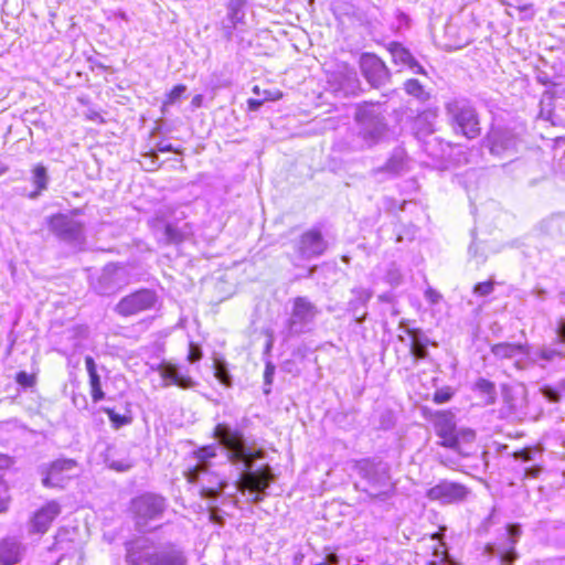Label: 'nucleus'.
Wrapping results in <instances>:
<instances>
[{
  "label": "nucleus",
  "instance_id": "f257e3e1",
  "mask_svg": "<svg viewBox=\"0 0 565 565\" xmlns=\"http://www.w3.org/2000/svg\"><path fill=\"white\" fill-rule=\"evenodd\" d=\"M217 444L201 447L194 452L196 463L186 472L188 481L201 484V494L207 499H215L223 491L225 482L214 472H211L212 459L217 451L225 454L226 460L235 468L236 489L243 494L248 493L250 501L258 503L266 495V489L274 481L271 468L268 465L253 470L254 461L263 455L262 450L249 447L242 431L233 429L227 424H217L214 428Z\"/></svg>",
  "mask_w": 565,
  "mask_h": 565
},
{
  "label": "nucleus",
  "instance_id": "f03ea898",
  "mask_svg": "<svg viewBox=\"0 0 565 565\" xmlns=\"http://www.w3.org/2000/svg\"><path fill=\"white\" fill-rule=\"evenodd\" d=\"M126 561L131 565H188L186 554L180 545L164 543L151 546L145 537L126 543Z\"/></svg>",
  "mask_w": 565,
  "mask_h": 565
},
{
  "label": "nucleus",
  "instance_id": "7ed1b4c3",
  "mask_svg": "<svg viewBox=\"0 0 565 565\" xmlns=\"http://www.w3.org/2000/svg\"><path fill=\"white\" fill-rule=\"evenodd\" d=\"M436 343L414 321L401 320L395 341L397 361L405 370L416 365L419 360L428 356V347Z\"/></svg>",
  "mask_w": 565,
  "mask_h": 565
},
{
  "label": "nucleus",
  "instance_id": "20e7f679",
  "mask_svg": "<svg viewBox=\"0 0 565 565\" xmlns=\"http://www.w3.org/2000/svg\"><path fill=\"white\" fill-rule=\"evenodd\" d=\"M447 121L456 135L475 139L481 134L479 114L466 97H454L445 103Z\"/></svg>",
  "mask_w": 565,
  "mask_h": 565
},
{
  "label": "nucleus",
  "instance_id": "39448f33",
  "mask_svg": "<svg viewBox=\"0 0 565 565\" xmlns=\"http://www.w3.org/2000/svg\"><path fill=\"white\" fill-rule=\"evenodd\" d=\"M166 509L167 500L154 493H143L130 502V512L138 531L154 529L152 523L162 519Z\"/></svg>",
  "mask_w": 565,
  "mask_h": 565
},
{
  "label": "nucleus",
  "instance_id": "423d86ee",
  "mask_svg": "<svg viewBox=\"0 0 565 565\" xmlns=\"http://www.w3.org/2000/svg\"><path fill=\"white\" fill-rule=\"evenodd\" d=\"M319 315L320 310L309 298L302 296L294 298L290 316L286 322L287 338L310 332Z\"/></svg>",
  "mask_w": 565,
  "mask_h": 565
},
{
  "label": "nucleus",
  "instance_id": "0eeeda50",
  "mask_svg": "<svg viewBox=\"0 0 565 565\" xmlns=\"http://www.w3.org/2000/svg\"><path fill=\"white\" fill-rule=\"evenodd\" d=\"M356 121L360 125L359 136L366 147L375 145L384 134L385 122L381 116L380 106L371 105L359 109Z\"/></svg>",
  "mask_w": 565,
  "mask_h": 565
},
{
  "label": "nucleus",
  "instance_id": "6e6552de",
  "mask_svg": "<svg viewBox=\"0 0 565 565\" xmlns=\"http://www.w3.org/2000/svg\"><path fill=\"white\" fill-rule=\"evenodd\" d=\"M42 483L46 488H63L65 482L78 476V465L74 459L60 458L41 468Z\"/></svg>",
  "mask_w": 565,
  "mask_h": 565
},
{
  "label": "nucleus",
  "instance_id": "1a4fd4ad",
  "mask_svg": "<svg viewBox=\"0 0 565 565\" xmlns=\"http://www.w3.org/2000/svg\"><path fill=\"white\" fill-rule=\"evenodd\" d=\"M468 487L460 482L448 479L439 480L435 486L426 490V498L430 501H437L440 504H457L463 502L469 495Z\"/></svg>",
  "mask_w": 565,
  "mask_h": 565
},
{
  "label": "nucleus",
  "instance_id": "9d476101",
  "mask_svg": "<svg viewBox=\"0 0 565 565\" xmlns=\"http://www.w3.org/2000/svg\"><path fill=\"white\" fill-rule=\"evenodd\" d=\"M519 138L512 130L492 128L483 140V146L498 158H505L518 152Z\"/></svg>",
  "mask_w": 565,
  "mask_h": 565
},
{
  "label": "nucleus",
  "instance_id": "9b49d317",
  "mask_svg": "<svg viewBox=\"0 0 565 565\" xmlns=\"http://www.w3.org/2000/svg\"><path fill=\"white\" fill-rule=\"evenodd\" d=\"M157 300L158 298L153 290L140 289L121 298L114 310L121 317L136 316L154 308Z\"/></svg>",
  "mask_w": 565,
  "mask_h": 565
},
{
  "label": "nucleus",
  "instance_id": "f8f14e48",
  "mask_svg": "<svg viewBox=\"0 0 565 565\" xmlns=\"http://www.w3.org/2000/svg\"><path fill=\"white\" fill-rule=\"evenodd\" d=\"M126 270L124 267L108 264L94 282V290L102 296H110L127 285Z\"/></svg>",
  "mask_w": 565,
  "mask_h": 565
},
{
  "label": "nucleus",
  "instance_id": "ddd939ff",
  "mask_svg": "<svg viewBox=\"0 0 565 565\" xmlns=\"http://www.w3.org/2000/svg\"><path fill=\"white\" fill-rule=\"evenodd\" d=\"M50 230L62 241L79 244L84 241L83 225L65 214L51 217Z\"/></svg>",
  "mask_w": 565,
  "mask_h": 565
},
{
  "label": "nucleus",
  "instance_id": "4468645a",
  "mask_svg": "<svg viewBox=\"0 0 565 565\" xmlns=\"http://www.w3.org/2000/svg\"><path fill=\"white\" fill-rule=\"evenodd\" d=\"M391 60L396 67V73L408 72L413 75H426L425 67L414 53L399 42L391 41Z\"/></svg>",
  "mask_w": 565,
  "mask_h": 565
},
{
  "label": "nucleus",
  "instance_id": "2eb2a0df",
  "mask_svg": "<svg viewBox=\"0 0 565 565\" xmlns=\"http://www.w3.org/2000/svg\"><path fill=\"white\" fill-rule=\"evenodd\" d=\"M327 249L324 241L319 230L312 228L305 232L297 244V253L303 259H311L321 256Z\"/></svg>",
  "mask_w": 565,
  "mask_h": 565
},
{
  "label": "nucleus",
  "instance_id": "dca6fc26",
  "mask_svg": "<svg viewBox=\"0 0 565 565\" xmlns=\"http://www.w3.org/2000/svg\"><path fill=\"white\" fill-rule=\"evenodd\" d=\"M60 513L61 507L56 501L47 502L33 514L29 531L35 534L46 533L52 522Z\"/></svg>",
  "mask_w": 565,
  "mask_h": 565
},
{
  "label": "nucleus",
  "instance_id": "f3484780",
  "mask_svg": "<svg viewBox=\"0 0 565 565\" xmlns=\"http://www.w3.org/2000/svg\"><path fill=\"white\" fill-rule=\"evenodd\" d=\"M245 19V0H230L226 7V17L222 21V30L227 41H231L234 31Z\"/></svg>",
  "mask_w": 565,
  "mask_h": 565
},
{
  "label": "nucleus",
  "instance_id": "a211bd4d",
  "mask_svg": "<svg viewBox=\"0 0 565 565\" xmlns=\"http://www.w3.org/2000/svg\"><path fill=\"white\" fill-rule=\"evenodd\" d=\"M435 430L441 438V445L448 448H457L459 438L456 434V425L452 415L447 413H438L434 422Z\"/></svg>",
  "mask_w": 565,
  "mask_h": 565
},
{
  "label": "nucleus",
  "instance_id": "6ab92c4d",
  "mask_svg": "<svg viewBox=\"0 0 565 565\" xmlns=\"http://www.w3.org/2000/svg\"><path fill=\"white\" fill-rule=\"evenodd\" d=\"M361 71L370 83L374 87H379L385 74L384 63L373 54H363L360 60Z\"/></svg>",
  "mask_w": 565,
  "mask_h": 565
},
{
  "label": "nucleus",
  "instance_id": "aec40b11",
  "mask_svg": "<svg viewBox=\"0 0 565 565\" xmlns=\"http://www.w3.org/2000/svg\"><path fill=\"white\" fill-rule=\"evenodd\" d=\"M157 370L163 380L164 387L173 384L181 388H190L194 385V381L183 374L177 365L162 362Z\"/></svg>",
  "mask_w": 565,
  "mask_h": 565
},
{
  "label": "nucleus",
  "instance_id": "412c9836",
  "mask_svg": "<svg viewBox=\"0 0 565 565\" xmlns=\"http://www.w3.org/2000/svg\"><path fill=\"white\" fill-rule=\"evenodd\" d=\"M529 358L535 363L543 361L544 364H541V366L553 362H562L565 360V347L553 341L550 345H543L532 354L530 353Z\"/></svg>",
  "mask_w": 565,
  "mask_h": 565
},
{
  "label": "nucleus",
  "instance_id": "4be33fe9",
  "mask_svg": "<svg viewBox=\"0 0 565 565\" xmlns=\"http://www.w3.org/2000/svg\"><path fill=\"white\" fill-rule=\"evenodd\" d=\"M23 546L13 537H7L0 542V564L15 565L22 558Z\"/></svg>",
  "mask_w": 565,
  "mask_h": 565
},
{
  "label": "nucleus",
  "instance_id": "5701e85b",
  "mask_svg": "<svg viewBox=\"0 0 565 565\" xmlns=\"http://www.w3.org/2000/svg\"><path fill=\"white\" fill-rule=\"evenodd\" d=\"M490 350L500 360H512L518 356L530 355L527 347L521 343L500 342L493 344Z\"/></svg>",
  "mask_w": 565,
  "mask_h": 565
},
{
  "label": "nucleus",
  "instance_id": "b1692460",
  "mask_svg": "<svg viewBox=\"0 0 565 565\" xmlns=\"http://www.w3.org/2000/svg\"><path fill=\"white\" fill-rule=\"evenodd\" d=\"M85 366L89 376L92 399L95 403H97L105 398V393L102 388L100 376L97 373V365L95 363V360L92 356L87 355L85 358Z\"/></svg>",
  "mask_w": 565,
  "mask_h": 565
},
{
  "label": "nucleus",
  "instance_id": "393cba45",
  "mask_svg": "<svg viewBox=\"0 0 565 565\" xmlns=\"http://www.w3.org/2000/svg\"><path fill=\"white\" fill-rule=\"evenodd\" d=\"M472 391L483 398L487 405L494 404L497 399V390L492 381L479 377L472 385Z\"/></svg>",
  "mask_w": 565,
  "mask_h": 565
},
{
  "label": "nucleus",
  "instance_id": "a878e982",
  "mask_svg": "<svg viewBox=\"0 0 565 565\" xmlns=\"http://www.w3.org/2000/svg\"><path fill=\"white\" fill-rule=\"evenodd\" d=\"M434 542L431 558L426 561V565H458L456 561L448 554L446 545L431 537Z\"/></svg>",
  "mask_w": 565,
  "mask_h": 565
},
{
  "label": "nucleus",
  "instance_id": "bb28decb",
  "mask_svg": "<svg viewBox=\"0 0 565 565\" xmlns=\"http://www.w3.org/2000/svg\"><path fill=\"white\" fill-rule=\"evenodd\" d=\"M435 117L436 114L434 111L424 110L414 118L413 129L415 130L417 138L420 136L431 135L434 132L431 119Z\"/></svg>",
  "mask_w": 565,
  "mask_h": 565
},
{
  "label": "nucleus",
  "instance_id": "cd10ccee",
  "mask_svg": "<svg viewBox=\"0 0 565 565\" xmlns=\"http://www.w3.org/2000/svg\"><path fill=\"white\" fill-rule=\"evenodd\" d=\"M403 89L405 93L418 100L419 103H426L430 99L431 95L427 92L422 83L416 78H408L403 83Z\"/></svg>",
  "mask_w": 565,
  "mask_h": 565
},
{
  "label": "nucleus",
  "instance_id": "c85d7f7f",
  "mask_svg": "<svg viewBox=\"0 0 565 565\" xmlns=\"http://www.w3.org/2000/svg\"><path fill=\"white\" fill-rule=\"evenodd\" d=\"M32 183L35 186V191L30 194L31 199H35L39 194L47 189L49 175L47 170L43 164H38L32 171Z\"/></svg>",
  "mask_w": 565,
  "mask_h": 565
},
{
  "label": "nucleus",
  "instance_id": "c756f323",
  "mask_svg": "<svg viewBox=\"0 0 565 565\" xmlns=\"http://www.w3.org/2000/svg\"><path fill=\"white\" fill-rule=\"evenodd\" d=\"M531 164L522 159L511 160L502 166L505 174L511 175L515 180H520L530 172Z\"/></svg>",
  "mask_w": 565,
  "mask_h": 565
},
{
  "label": "nucleus",
  "instance_id": "7c9ffc66",
  "mask_svg": "<svg viewBox=\"0 0 565 565\" xmlns=\"http://www.w3.org/2000/svg\"><path fill=\"white\" fill-rule=\"evenodd\" d=\"M408 166V157L406 154V151L398 147L395 148L393 153H391V175L393 173L402 172L404 169H406Z\"/></svg>",
  "mask_w": 565,
  "mask_h": 565
},
{
  "label": "nucleus",
  "instance_id": "2f4dec72",
  "mask_svg": "<svg viewBox=\"0 0 565 565\" xmlns=\"http://www.w3.org/2000/svg\"><path fill=\"white\" fill-rule=\"evenodd\" d=\"M214 374L215 377L225 386L231 385V375L225 366L224 362L215 361L214 362Z\"/></svg>",
  "mask_w": 565,
  "mask_h": 565
},
{
  "label": "nucleus",
  "instance_id": "473e14b6",
  "mask_svg": "<svg viewBox=\"0 0 565 565\" xmlns=\"http://www.w3.org/2000/svg\"><path fill=\"white\" fill-rule=\"evenodd\" d=\"M276 366L273 364L271 361H267L265 364V371H264V394L268 395L271 391V384L274 381Z\"/></svg>",
  "mask_w": 565,
  "mask_h": 565
},
{
  "label": "nucleus",
  "instance_id": "72a5a7b5",
  "mask_svg": "<svg viewBox=\"0 0 565 565\" xmlns=\"http://www.w3.org/2000/svg\"><path fill=\"white\" fill-rule=\"evenodd\" d=\"M353 294L355 295V299L349 302L350 309L355 311L358 305L364 306L366 301L370 299L371 294L366 289H354ZM356 315V312H354Z\"/></svg>",
  "mask_w": 565,
  "mask_h": 565
},
{
  "label": "nucleus",
  "instance_id": "f704fd0d",
  "mask_svg": "<svg viewBox=\"0 0 565 565\" xmlns=\"http://www.w3.org/2000/svg\"><path fill=\"white\" fill-rule=\"evenodd\" d=\"M541 394L542 396L547 399L550 403H557L559 402L562 394L561 390L553 385H543L541 387Z\"/></svg>",
  "mask_w": 565,
  "mask_h": 565
},
{
  "label": "nucleus",
  "instance_id": "c9c22d12",
  "mask_svg": "<svg viewBox=\"0 0 565 565\" xmlns=\"http://www.w3.org/2000/svg\"><path fill=\"white\" fill-rule=\"evenodd\" d=\"M417 233V227L408 224L403 227V231L396 232V242H413Z\"/></svg>",
  "mask_w": 565,
  "mask_h": 565
},
{
  "label": "nucleus",
  "instance_id": "e433bc0d",
  "mask_svg": "<svg viewBox=\"0 0 565 565\" xmlns=\"http://www.w3.org/2000/svg\"><path fill=\"white\" fill-rule=\"evenodd\" d=\"M186 92V86L183 84L175 85L168 94L163 105H172L178 102L182 95Z\"/></svg>",
  "mask_w": 565,
  "mask_h": 565
},
{
  "label": "nucleus",
  "instance_id": "4c0bfd02",
  "mask_svg": "<svg viewBox=\"0 0 565 565\" xmlns=\"http://www.w3.org/2000/svg\"><path fill=\"white\" fill-rule=\"evenodd\" d=\"M104 412L108 415L115 428H119L130 422L128 417L117 414L113 408H105Z\"/></svg>",
  "mask_w": 565,
  "mask_h": 565
},
{
  "label": "nucleus",
  "instance_id": "58836bf2",
  "mask_svg": "<svg viewBox=\"0 0 565 565\" xmlns=\"http://www.w3.org/2000/svg\"><path fill=\"white\" fill-rule=\"evenodd\" d=\"M452 396H454V392L450 387H443V388L436 390V392L434 393L433 401L436 404H444V403L449 402L452 398Z\"/></svg>",
  "mask_w": 565,
  "mask_h": 565
},
{
  "label": "nucleus",
  "instance_id": "ea45409f",
  "mask_svg": "<svg viewBox=\"0 0 565 565\" xmlns=\"http://www.w3.org/2000/svg\"><path fill=\"white\" fill-rule=\"evenodd\" d=\"M494 289V282L492 280L481 281L475 285L473 294L480 297L489 296Z\"/></svg>",
  "mask_w": 565,
  "mask_h": 565
},
{
  "label": "nucleus",
  "instance_id": "a19ab883",
  "mask_svg": "<svg viewBox=\"0 0 565 565\" xmlns=\"http://www.w3.org/2000/svg\"><path fill=\"white\" fill-rule=\"evenodd\" d=\"M503 402L511 415H516L522 407L521 401H518L508 392L503 394Z\"/></svg>",
  "mask_w": 565,
  "mask_h": 565
},
{
  "label": "nucleus",
  "instance_id": "79ce46f5",
  "mask_svg": "<svg viewBox=\"0 0 565 565\" xmlns=\"http://www.w3.org/2000/svg\"><path fill=\"white\" fill-rule=\"evenodd\" d=\"M515 10L519 12V18L522 21H530L535 15V10L531 3L518 6L515 7Z\"/></svg>",
  "mask_w": 565,
  "mask_h": 565
},
{
  "label": "nucleus",
  "instance_id": "37998d69",
  "mask_svg": "<svg viewBox=\"0 0 565 565\" xmlns=\"http://www.w3.org/2000/svg\"><path fill=\"white\" fill-rule=\"evenodd\" d=\"M556 338L554 341L565 347V317H561L556 322Z\"/></svg>",
  "mask_w": 565,
  "mask_h": 565
},
{
  "label": "nucleus",
  "instance_id": "c03bdc74",
  "mask_svg": "<svg viewBox=\"0 0 565 565\" xmlns=\"http://www.w3.org/2000/svg\"><path fill=\"white\" fill-rule=\"evenodd\" d=\"M405 276L399 271V269L394 267V264L391 263V289L397 287L403 284Z\"/></svg>",
  "mask_w": 565,
  "mask_h": 565
},
{
  "label": "nucleus",
  "instance_id": "a18cd8bd",
  "mask_svg": "<svg viewBox=\"0 0 565 565\" xmlns=\"http://www.w3.org/2000/svg\"><path fill=\"white\" fill-rule=\"evenodd\" d=\"M395 20H396V23H397V25H396V30L397 31H402L403 29L408 28L409 24H411L409 17L406 13H404V12H402L399 10H397L395 12Z\"/></svg>",
  "mask_w": 565,
  "mask_h": 565
},
{
  "label": "nucleus",
  "instance_id": "49530a36",
  "mask_svg": "<svg viewBox=\"0 0 565 565\" xmlns=\"http://www.w3.org/2000/svg\"><path fill=\"white\" fill-rule=\"evenodd\" d=\"M540 451L537 449L531 448V449H522L519 452V459H521L523 462H530L535 461L536 456H540Z\"/></svg>",
  "mask_w": 565,
  "mask_h": 565
},
{
  "label": "nucleus",
  "instance_id": "de8ad7c7",
  "mask_svg": "<svg viewBox=\"0 0 565 565\" xmlns=\"http://www.w3.org/2000/svg\"><path fill=\"white\" fill-rule=\"evenodd\" d=\"M542 467L540 465L533 463L531 466L524 467L523 477L525 479H535L542 472Z\"/></svg>",
  "mask_w": 565,
  "mask_h": 565
},
{
  "label": "nucleus",
  "instance_id": "09e8293b",
  "mask_svg": "<svg viewBox=\"0 0 565 565\" xmlns=\"http://www.w3.org/2000/svg\"><path fill=\"white\" fill-rule=\"evenodd\" d=\"M202 358V350L198 344L190 343L188 360L191 363L200 361Z\"/></svg>",
  "mask_w": 565,
  "mask_h": 565
},
{
  "label": "nucleus",
  "instance_id": "8fccbe9b",
  "mask_svg": "<svg viewBox=\"0 0 565 565\" xmlns=\"http://www.w3.org/2000/svg\"><path fill=\"white\" fill-rule=\"evenodd\" d=\"M17 382L24 386V387H30L33 385L34 383V379L32 375L28 374L26 372L24 371H21L17 374Z\"/></svg>",
  "mask_w": 565,
  "mask_h": 565
},
{
  "label": "nucleus",
  "instance_id": "3c124183",
  "mask_svg": "<svg viewBox=\"0 0 565 565\" xmlns=\"http://www.w3.org/2000/svg\"><path fill=\"white\" fill-rule=\"evenodd\" d=\"M425 299L430 305H436V303H438L440 301L441 295L436 289H434L431 287H428L425 290Z\"/></svg>",
  "mask_w": 565,
  "mask_h": 565
},
{
  "label": "nucleus",
  "instance_id": "603ef678",
  "mask_svg": "<svg viewBox=\"0 0 565 565\" xmlns=\"http://www.w3.org/2000/svg\"><path fill=\"white\" fill-rule=\"evenodd\" d=\"M561 220V215L559 214H554L545 220H543L540 224L541 228H544L546 232H550L551 227L553 225H558V222Z\"/></svg>",
  "mask_w": 565,
  "mask_h": 565
},
{
  "label": "nucleus",
  "instance_id": "864d4df0",
  "mask_svg": "<svg viewBox=\"0 0 565 565\" xmlns=\"http://www.w3.org/2000/svg\"><path fill=\"white\" fill-rule=\"evenodd\" d=\"M132 463L130 461H117V460H113L110 463H109V467L116 471H127L131 468Z\"/></svg>",
  "mask_w": 565,
  "mask_h": 565
},
{
  "label": "nucleus",
  "instance_id": "5fc2aeb1",
  "mask_svg": "<svg viewBox=\"0 0 565 565\" xmlns=\"http://www.w3.org/2000/svg\"><path fill=\"white\" fill-rule=\"evenodd\" d=\"M469 255L475 257L477 263H483L486 260L483 254H479V247L476 242H472L469 246Z\"/></svg>",
  "mask_w": 565,
  "mask_h": 565
},
{
  "label": "nucleus",
  "instance_id": "6e6d98bb",
  "mask_svg": "<svg viewBox=\"0 0 565 565\" xmlns=\"http://www.w3.org/2000/svg\"><path fill=\"white\" fill-rule=\"evenodd\" d=\"M312 565H339V556L334 553H330L322 561Z\"/></svg>",
  "mask_w": 565,
  "mask_h": 565
},
{
  "label": "nucleus",
  "instance_id": "4d7b16f0",
  "mask_svg": "<svg viewBox=\"0 0 565 565\" xmlns=\"http://www.w3.org/2000/svg\"><path fill=\"white\" fill-rule=\"evenodd\" d=\"M164 235L169 242H175L178 239V233L171 224L166 225Z\"/></svg>",
  "mask_w": 565,
  "mask_h": 565
},
{
  "label": "nucleus",
  "instance_id": "13d9d810",
  "mask_svg": "<svg viewBox=\"0 0 565 565\" xmlns=\"http://www.w3.org/2000/svg\"><path fill=\"white\" fill-rule=\"evenodd\" d=\"M157 151H159V152H178L171 143H168L164 141H160L157 143Z\"/></svg>",
  "mask_w": 565,
  "mask_h": 565
},
{
  "label": "nucleus",
  "instance_id": "bf43d9fd",
  "mask_svg": "<svg viewBox=\"0 0 565 565\" xmlns=\"http://www.w3.org/2000/svg\"><path fill=\"white\" fill-rule=\"evenodd\" d=\"M264 100L262 99H253V98H249L247 100V104H248V109L250 111H256L260 108V106L263 105Z\"/></svg>",
  "mask_w": 565,
  "mask_h": 565
},
{
  "label": "nucleus",
  "instance_id": "052dcab7",
  "mask_svg": "<svg viewBox=\"0 0 565 565\" xmlns=\"http://www.w3.org/2000/svg\"><path fill=\"white\" fill-rule=\"evenodd\" d=\"M494 514H495V510L493 509V510L491 511V513H490V514H489V515L483 520V522H482V527H483L484 530H488V529L492 525Z\"/></svg>",
  "mask_w": 565,
  "mask_h": 565
},
{
  "label": "nucleus",
  "instance_id": "680f3d73",
  "mask_svg": "<svg viewBox=\"0 0 565 565\" xmlns=\"http://www.w3.org/2000/svg\"><path fill=\"white\" fill-rule=\"evenodd\" d=\"M536 79H537L539 83H541V84H543L545 86H547V85H550L552 83L551 78L545 73L539 74Z\"/></svg>",
  "mask_w": 565,
  "mask_h": 565
},
{
  "label": "nucleus",
  "instance_id": "e2e57ef3",
  "mask_svg": "<svg viewBox=\"0 0 565 565\" xmlns=\"http://www.w3.org/2000/svg\"><path fill=\"white\" fill-rule=\"evenodd\" d=\"M202 102H203V96L202 95H195L192 98L191 104H192L193 107L199 108V107H201Z\"/></svg>",
  "mask_w": 565,
  "mask_h": 565
},
{
  "label": "nucleus",
  "instance_id": "0e129e2a",
  "mask_svg": "<svg viewBox=\"0 0 565 565\" xmlns=\"http://www.w3.org/2000/svg\"><path fill=\"white\" fill-rule=\"evenodd\" d=\"M10 463V458L3 455H0V469L8 467Z\"/></svg>",
  "mask_w": 565,
  "mask_h": 565
},
{
  "label": "nucleus",
  "instance_id": "69168bd1",
  "mask_svg": "<svg viewBox=\"0 0 565 565\" xmlns=\"http://www.w3.org/2000/svg\"><path fill=\"white\" fill-rule=\"evenodd\" d=\"M433 142H437V138H433L430 141H427L425 142V151L431 156V157H437V154H435L434 152L429 151L428 150V147L433 143Z\"/></svg>",
  "mask_w": 565,
  "mask_h": 565
},
{
  "label": "nucleus",
  "instance_id": "338daca9",
  "mask_svg": "<svg viewBox=\"0 0 565 565\" xmlns=\"http://www.w3.org/2000/svg\"><path fill=\"white\" fill-rule=\"evenodd\" d=\"M539 182H540V179H537V178L530 179L527 181V186L529 188H534V186H536L539 184Z\"/></svg>",
  "mask_w": 565,
  "mask_h": 565
},
{
  "label": "nucleus",
  "instance_id": "774afa93",
  "mask_svg": "<svg viewBox=\"0 0 565 565\" xmlns=\"http://www.w3.org/2000/svg\"><path fill=\"white\" fill-rule=\"evenodd\" d=\"M114 15L118 17L122 21H128V17H127L126 12H124V11H118V12L114 13Z\"/></svg>",
  "mask_w": 565,
  "mask_h": 565
}]
</instances>
